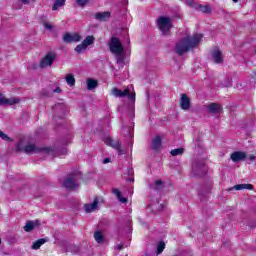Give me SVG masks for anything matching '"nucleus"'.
<instances>
[{"mask_svg":"<svg viewBox=\"0 0 256 256\" xmlns=\"http://www.w3.org/2000/svg\"><path fill=\"white\" fill-rule=\"evenodd\" d=\"M211 187H212L211 184L202 186V188L198 193L200 201H207V199H209V193H211Z\"/></svg>","mask_w":256,"mask_h":256,"instance_id":"9","label":"nucleus"},{"mask_svg":"<svg viewBox=\"0 0 256 256\" xmlns=\"http://www.w3.org/2000/svg\"><path fill=\"white\" fill-rule=\"evenodd\" d=\"M127 181H129L130 183H133V181H135L134 178H128Z\"/></svg>","mask_w":256,"mask_h":256,"instance_id":"50","label":"nucleus"},{"mask_svg":"<svg viewBox=\"0 0 256 256\" xmlns=\"http://www.w3.org/2000/svg\"><path fill=\"white\" fill-rule=\"evenodd\" d=\"M94 239L98 243H103V241H105V237L103 236V233H101V231H96L94 233Z\"/></svg>","mask_w":256,"mask_h":256,"instance_id":"29","label":"nucleus"},{"mask_svg":"<svg viewBox=\"0 0 256 256\" xmlns=\"http://www.w3.org/2000/svg\"><path fill=\"white\" fill-rule=\"evenodd\" d=\"M201 39H203L202 34H195L193 37H184L176 44L175 53L180 56L185 55V53L191 51V49L198 47L199 43H201Z\"/></svg>","mask_w":256,"mask_h":256,"instance_id":"1","label":"nucleus"},{"mask_svg":"<svg viewBox=\"0 0 256 256\" xmlns=\"http://www.w3.org/2000/svg\"><path fill=\"white\" fill-rule=\"evenodd\" d=\"M112 95L120 98L128 97L131 101L128 105V117H130V119H135V92L131 93V89L129 88H126L124 91L119 88H113Z\"/></svg>","mask_w":256,"mask_h":256,"instance_id":"2","label":"nucleus"},{"mask_svg":"<svg viewBox=\"0 0 256 256\" xmlns=\"http://www.w3.org/2000/svg\"><path fill=\"white\" fill-rule=\"evenodd\" d=\"M99 85V82L93 78L87 79V89L88 91H93Z\"/></svg>","mask_w":256,"mask_h":256,"instance_id":"23","label":"nucleus"},{"mask_svg":"<svg viewBox=\"0 0 256 256\" xmlns=\"http://www.w3.org/2000/svg\"><path fill=\"white\" fill-rule=\"evenodd\" d=\"M107 145H110V147H113V149H116V151H118V155H123V153H125V150L121 147L122 145L121 141H115L109 138L107 140Z\"/></svg>","mask_w":256,"mask_h":256,"instance_id":"13","label":"nucleus"},{"mask_svg":"<svg viewBox=\"0 0 256 256\" xmlns=\"http://www.w3.org/2000/svg\"><path fill=\"white\" fill-rule=\"evenodd\" d=\"M112 193L114 194V195H116V197H117V199L120 201V203H127V198H123V196H121V191H119V189H117V188H114L113 190H112Z\"/></svg>","mask_w":256,"mask_h":256,"instance_id":"26","label":"nucleus"},{"mask_svg":"<svg viewBox=\"0 0 256 256\" xmlns=\"http://www.w3.org/2000/svg\"><path fill=\"white\" fill-rule=\"evenodd\" d=\"M47 241H49L48 238L38 239L35 242H33L31 249H33L34 251H37V249H41V245H45V243H47Z\"/></svg>","mask_w":256,"mask_h":256,"instance_id":"20","label":"nucleus"},{"mask_svg":"<svg viewBox=\"0 0 256 256\" xmlns=\"http://www.w3.org/2000/svg\"><path fill=\"white\" fill-rule=\"evenodd\" d=\"M53 93H61V89L57 87L56 89L53 90Z\"/></svg>","mask_w":256,"mask_h":256,"instance_id":"44","label":"nucleus"},{"mask_svg":"<svg viewBox=\"0 0 256 256\" xmlns=\"http://www.w3.org/2000/svg\"><path fill=\"white\" fill-rule=\"evenodd\" d=\"M114 55H116L117 63H124V61H125V54L124 53L114 54Z\"/></svg>","mask_w":256,"mask_h":256,"instance_id":"36","label":"nucleus"},{"mask_svg":"<svg viewBox=\"0 0 256 256\" xmlns=\"http://www.w3.org/2000/svg\"><path fill=\"white\" fill-rule=\"evenodd\" d=\"M173 18L168 16H160L157 20V27L164 37L171 35V29H173Z\"/></svg>","mask_w":256,"mask_h":256,"instance_id":"4","label":"nucleus"},{"mask_svg":"<svg viewBox=\"0 0 256 256\" xmlns=\"http://www.w3.org/2000/svg\"><path fill=\"white\" fill-rule=\"evenodd\" d=\"M206 110L208 111V113H210L211 115H217V113H219L221 111V105L217 104V103H210L207 107Z\"/></svg>","mask_w":256,"mask_h":256,"instance_id":"16","label":"nucleus"},{"mask_svg":"<svg viewBox=\"0 0 256 256\" xmlns=\"http://www.w3.org/2000/svg\"><path fill=\"white\" fill-rule=\"evenodd\" d=\"M24 5H29V0H21Z\"/></svg>","mask_w":256,"mask_h":256,"instance_id":"49","label":"nucleus"},{"mask_svg":"<svg viewBox=\"0 0 256 256\" xmlns=\"http://www.w3.org/2000/svg\"><path fill=\"white\" fill-rule=\"evenodd\" d=\"M111 18V12L105 11V12H98L95 14V19L97 21H107V19Z\"/></svg>","mask_w":256,"mask_h":256,"instance_id":"19","label":"nucleus"},{"mask_svg":"<svg viewBox=\"0 0 256 256\" xmlns=\"http://www.w3.org/2000/svg\"><path fill=\"white\" fill-rule=\"evenodd\" d=\"M222 87H231V81L229 80V78H226L224 80V83H222Z\"/></svg>","mask_w":256,"mask_h":256,"instance_id":"41","label":"nucleus"},{"mask_svg":"<svg viewBox=\"0 0 256 256\" xmlns=\"http://www.w3.org/2000/svg\"><path fill=\"white\" fill-rule=\"evenodd\" d=\"M23 151L27 155H33V153H51V148H37L35 144H28L23 146V140H20L16 144V152L21 153Z\"/></svg>","mask_w":256,"mask_h":256,"instance_id":"3","label":"nucleus"},{"mask_svg":"<svg viewBox=\"0 0 256 256\" xmlns=\"http://www.w3.org/2000/svg\"><path fill=\"white\" fill-rule=\"evenodd\" d=\"M65 1L66 0H55L52 6V11H57L59 7H63V5H65Z\"/></svg>","mask_w":256,"mask_h":256,"instance_id":"30","label":"nucleus"},{"mask_svg":"<svg viewBox=\"0 0 256 256\" xmlns=\"http://www.w3.org/2000/svg\"><path fill=\"white\" fill-rule=\"evenodd\" d=\"M2 241H1V238H0V245H1Z\"/></svg>","mask_w":256,"mask_h":256,"instance_id":"55","label":"nucleus"},{"mask_svg":"<svg viewBox=\"0 0 256 256\" xmlns=\"http://www.w3.org/2000/svg\"><path fill=\"white\" fill-rule=\"evenodd\" d=\"M63 186L69 191H75V189H79V183L75 180V175H69L63 183Z\"/></svg>","mask_w":256,"mask_h":256,"instance_id":"8","label":"nucleus"},{"mask_svg":"<svg viewBox=\"0 0 256 256\" xmlns=\"http://www.w3.org/2000/svg\"><path fill=\"white\" fill-rule=\"evenodd\" d=\"M254 53H256V48H255V50H254Z\"/></svg>","mask_w":256,"mask_h":256,"instance_id":"56","label":"nucleus"},{"mask_svg":"<svg viewBox=\"0 0 256 256\" xmlns=\"http://www.w3.org/2000/svg\"><path fill=\"white\" fill-rule=\"evenodd\" d=\"M109 49L113 55H121V53H125V48L123 47L121 40L115 36L110 39Z\"/></svg>","mask_w":256,"mask_h":256,"instance_id":"5","label":"nucleus"},{"mask_svg":"<svg viewBox=\"0 0 256 256\" xmlns=\"http://www.w3.org/2000/svg\"><path fill=\"white\" fill-rule=\"evenodd\" d=\"M155 189L156 191H161V189H163V182L161 180L155 181Z\"/></svg>","mask_w":256,"mask_h":256,"instance_id":"38","label":"nucleus"},{"mask_svg":"<svg viewBox=\"0 0 256 256\" xmlns=\"http://www.w3.org/2000/svg\"><path fill=\"white\" fill-rule=\"evenodd\" d=\"M160 148H161V136H156L152 140V149H154V151H159Z\"/></svg>","mask_w":256,"mask_h":256,"instance_id":"24","label":"nucleus"},{"mask_svg":"<svg viewBox=\"0 0 256 256\" xmlns=\"http://www.w3.org/2000/svg\"><path fill=\"white\" fill-rule=\"evenodd\" d=\"M234 3H237V1H239V0H232Z\"/></svg>","mask_w":256,"mask_h":256,"instance_id":"54","label":"nucleus"},{"mask_svg":"<svg viewBox=\"0 0 256 256\" xmlns=\"http://www.w3.org/2000/svg\"><path fill=\"white\" fill-rule=\"evenodd\" d=\"M44 27H45V29H49L50 31H51V29H53V26L49 23L44 24Z\"/></svg>","mask_w":256,"mask_h":256,"instance_id":"42","label":"nucleus"},{"mask_svg":"<svg viewBox=\"0 0 256 256\" xmlns=\"http://www.w3.org/2000/svg\"><path fill=\"white\" fill-rule=\"evenodd\" d=\"M233 189H235V191H241L243 189H248L249 191H253V186L251 184H238L230 188V191H233Z\"/></svg>","mask_w":256,"mask_h":256,"instance_id":"22","label":"nucleus"},{"mask_svg":"<svg viewBox=\"0 0 256 256\" xmlns=\"http://www.w3.org/2000/svg\"><path fill=\"white\" fill-rule=\"evenodd\" d=\"M230 159L233 161V163L245 161V159H247V153L243 151H235L231 154Z\"/></svg>","mask_w":256,"mask_h":256,"instance_id":"10","label":"nucleus"},{"mask_svg":"<svg viewBox=\"0 0 256 256\" xmlns=\"http://www.w3.org/2000/svg\"><path fill=\"white\" fill-rule=\"evenodd\" d=\"M207 173V166L203 160L195 161L192 164V175L194 177H203Z\"/></svg>","mask_w":256,"mask_h":256,"instance_id":"6","label":"nucleus"},{"mask_svg":"<svg viewBox=\"0 0 256 256\" xmlns=\"http://www.w3.org/2000/svg\"><path fill=\"white\" fill-rule=\"evenodd\" d=\"M86 47H89V45H93L95 43V37L93 36H87L83 42H82Z\"/></svg>","mask_w":256,"mask_h":256,"instance_id":"31","label":"nucleus"},{"mask_svg":"<svg viewBox=\"0 0 256 256\" xmlns=\"http://www.w3.org/2000/svg\"><path fill=\"white\" fill-rule=\"evenodd\" d=\"M186 5H188L189 7H193L195 9V5H198L195 3V1L193 0H186Z\"/></svg>","mask_w":256,"mask_h":256,"instance_id":"40","label":"nucleus"},{"mask_svg":"<svg viewBox=\"0 0 256 256\" xmlns=\"http://www.w3.org/2000/svg\"><path fill=\"white\" fill-rule=\"evenodd\" d=\"M61 107H63V105H58V106H56V109H59Z\"/></svg>","mask_w":256,"mask_h":256,"instance_id":"53","label":"nucleus"},{"mask_svg":"<svg viewBox=\"0 0 256 256\" xmlns=\"http://www.w3.org/2000/svg\"><path fill=\"white\" fill-rule=\"evenodd\" d=\"M85 49H87V46L83 42L75 47V51L78 54L83 53Z\"/></svg>","mask_w":256,"mask_h":256,"instance_id":"33","label":"nucleus"},{"mask_svg":"<svg viewBox=\"0 0 256 256\" xmlns=\"http://www.w3.org/2000/svg\"><path fill=\"white\" fill-rule=\"evenodd\" d=\"M0 139H3V141H11V138L8 137L7 134H5L3 131L0 130Z\"/></svg>","mask_w":256,"mask_h":256,"instance_id":"39","label":"nucleus"},{"mask_svg":"<svg viewBox=\"0 0 256 256\" xmlns=\"http://www.w3.org/2000/svg\"><path fill=\"white\" fill-rule=\"evenodd\" d=\"M185 153V148H176L174 150H171L170 154L172 157H177V155H183Z\"/></svg>","mask_w":256,"mask_h":256,"instance_id":"32","label":"nucleus"},{"mask_svg":"<svg viewBox=\"0 0 256 256\" xmlns=\"http://www.w3.org/2000/svg\"><path fill=\"white\" fill-rule=\"evenodd\" d=\"M128 175H133V168L128 169Z\"/></svg>","mask_w":256,"mask_h":256,"instance_id":"48","label":"nucleus"},{"mask_svg":"<svg viewBox=\"0 0 256 256\" xmlns=\"http://www.w3.org/2000/svg\"><path fill=\"white\" fill-rule=\"evenodd\" d=\"M248 159H249V161H255V156H253V155H250L249 157H248Z\"/></svg>","mask_w":256,"mask_h":256,"instance_id":"45","label":"nucleus"},{"mask_svg":"<svg viewBox=\"0 0 256 256\" xmlns=\"http://www.w3.org/2000/svg\"><path fill=\"white\" fill-rule=\"evenodd\" d=\"M122 133L125 137L133 139V129L129 126L122 127Z\"/></svg>","mask_w":256,"mask_h":256,"instance_id":"25","label":"nucleus"},{"mask_svg":"<svg viewBox=\"0 0 256 256\" xmlns=\"http://www.w3.org/2000/svg\"><path fill=\"white\" fill-rule=\"evenodd\" d=\"M194 9H196V11H200L201 13H206L207 15L211 13V6L209 5L203 6L201 4H198L194 6Z\"/></svg>","mask_w":256,"mask_h":256,"instance_id":"21","label":"nucleus"},{"mask_svg":"<svg viewBox=\"0 0 256 256\" xmlns=\"http://www.w3.org/2000/svg\"><path fill=\"white\" fill-rule=\"evenodd\" d=\"M165 250V242L160 241L157 245L156 253L157 255H161V252Z\"/></svg>","mask_w":256,"mask_h":256,"instance_id":"34","label":"nucleus"},{"mask_svg":"<svg viewBox=\"0 0 256 256\" xmlns=\"http://www.w3.org/2000/svg\"><path fill=\"white\" fill-rule=\"evenodd\" d=\"M41 225V221L40 220H34V221H27L25 226L23 227L24 231H26V233H31V231H33V229H35V227H39Z\"/></svg>","mask_w":256,"mask_h":256,"instance_id":"15","label":"nucleus"},{"mask_svg":"<svg viewBox=\"0 0 256 256\" xmlns=\"http://www.w3.org/2000/svg\"><path fill=\"white\" fill-rule=\"evenodd\" d=\"M57 59V54L55 52H48L40 61V69H46V67H51Z\"/></svg>","mask_w":256,"mask_h":256,"instance_id":"7","label":"nucleus"},{"mask_svg":"<svg viewBox=\"0 0 256 256\" xmlns=\"http://www.w3.org/2000/svg\"><path fill=\"white\" fill-rule=\"evenodd\" d=\"M60 155H67V149L64 148V149L62 150V153H60Z\"/></svg>","mask_w":256,"mask_h":256,"instance_id":"47","label":"nucleus"},{"mask_svg":"<svg viewBox=\"0 0 256 256\" xmlns=\"http://www.w3.org/2000/svg\"><path fill=\"white\" fill-rule=\"evenodd\" d=\"M67 251H71V253H79V246L70 244L67 246Z\"/></svg>","mask_w":256,"mask_h":256,"instance_id":"35","label":"nucleus"},{"mask_svg":"<svg viewBox=\"0 0 256 256\" xmlns=\"http://www.w3.org/2000/svg\"><path fill=\"white\" fill-rule=\"evenodd\" d=\"M64 43H79L81 41V36L79 34H73L66 32L63 36Z\"/></svg>","mask_w":256,"mask_h":256,"instance_id":"11","label":"nucleus"},{"mask_svg":"<svg viewBox=\"0 0 256 256\" xmlns=\"http://www.w3.org/2000/svg\"><path fill=\"white\" fill-rule=\"evenodd\" d=\"M117 249H118L119 251H121V249H123V245H118V246H117Z\"/></svg>","mask_w":256,"mask_h":256,"instance_id":"51","label":"nucleus"},{"mask_svg":"<svg viewBox=\"0 0 256 256\" xmlns=\"http://www.w3.org/2000/svg\"><path fill=\"white\" fill-rule=\"evenodd\" d=\"M103 163H104V165H107V163H111V159L110 158H105L103 160Z\"/></svg>","mask_w":256,"mask_h":256,"instance_id":"43","label":"nucleus"},{"mask_svg":"<svg viewBox=\"0 0 256 256\" xmlns=\"http://www.w3.org/2000/svg\"><path fill=\"white\" fill-rule=\"evenodd\" d=\"M97 205H99V199L95 198L92 204L84 205V211L86 213H93L97 209Z\"/></svg>","mask_w":256,"mask_h":256,"instance_id":"18","label":"nucleus"},{"mask_svg":"<svg viewBox=\"0 0 256 256\" xmlns=\"http://www.w3.org/2000/svg\"><path fill=\"white\" fill-rule=\"evenodd\" d=\"M19 98H5L2 93H0V106L3 105H17L19 103Z\"/></svg>","mask_w":256,"mask_h":256,"instance_id":"14","label":"nucleus"},{"mask_svg":"<svg viewBox=\"0 0 256 256\" xmlns=\"http://www.w3.org/2000/svg\"><path fill=\"white\" fill-rule=\"evenodd\" d=\"M143 256H151V254H149V252H145Z\"/></svg>","mask_w":256,"mask_h":256,"instance_id":"52","label":"nucleus"},{"mask_svg":"<svg viewBox=\"0 0 256 256\" xmlns=\"http://www.w3.org/2000/svg\"><path fill=\"white\" fill-rule=\"evenodd\" d=\"M149 207L153 213H158V211H163V204H159L157 202L156 204H149Z\"/></svg>","mask_w":256,"mask_h":256,"instance_id":"27","label":"nucleus"},{"mask_svg":"<svg viewBox=\"0 0 256 256\" xmlns=\"http://www.w3.org/2000/svg\"><path fill=\"white\" fill-rule=\"evenodd\" d=\"M66 83L69 87H75V76L73 74H67Z\"/></svg>","mask_w":256,"mask_h":256,"instance_id":"28","label":"nucleus"},{"mask_svg":"<svg viewBox=\"0 0 256 256\" xmlns=\"http://www.w3.org/2000/svg\"><path fill=\"white\" fill-rule=\"evenodd\" d=\"M180 107L183 111H189L191 109V99L187 94H182L180 98Z\"/></svg>","mask_w":256,"mask_h":256,"instance_id":"12","label":"nucleus"},{"mask_svg":"<svg viewBox=\"0 0 256 256\" xmlns=\"http://www.w3.org/2000/svg\"><path fill=\"white\" fill-rule=\"evenodd\" d=\"M42 95H45V97H49V93H47L46 90H43V91H42Z\"/></svg>","mask_w":256,"mask_h":256,"instance_id":"46","label":"nucleus"},{"mask_svg":"<svg viewBox=\"0 0 256 256\" xmlns=\"http://www.w3.org/2000/svg\"><path fill=\"white\" fill-rule=\"evenodd\" d=\"M212 60L216 64L223 63V56H222V53L219 49H215V50L212 51Z\"/></svg>","mask_w":256,"mask_h":256,"instance_id":"17","label":"nucleus"},{"mask_svg":"<svg viewBox=\"0 0 256 256\" xmlns=\"http://www.w3.org/2000/svg\"><path fill=\"white\" fill-rule=\"evenodd\" d=\"M91 0H76V4L78 7H85L87 3H89Z\"/></svg>","mask_w":256,"mask_h":256,"instance_id":"37","label":"nucleus"}]
</instances>
